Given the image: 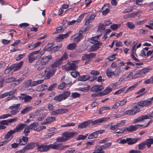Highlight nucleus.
Segmentation results:
<instances>
[{
  "instance_id": "1",
  "label": "nucleus",
  "mask_w": 153,
  "mask_h": 153,
  "mask_svg": "<svg viewBox=\"0 0 153 153\" xmlns=\"http://www.w3.org/2000/svg\"><path fill=\"white\" fill-rule=\"evenodd\" d=\"M149 68H144L137 71L132 70L128 75V78H131L132 79H134L144 76L146 73L149 71Z\"/></svg>"
},
{
  "instance_id": "2",
  "label": "nucleus",
  "mask_w": 153,
  "mask_h": 153,
  "mask_svg": "<svg viewBox=\"0 0 153 153\" xmlns=\"http://www.w3.org/2000/svg\"><path fill=\"white\" fill-rule=\"evenodd\" d=\"M79 60H76L74 61H71L68 62L65 67V70L66 71L75 70L78 67L77 64L79 63Z\"/></svg>"
},
{
  "instance_id": "3",
  "label": "nucleus",
  "mask_w": 153,
  "mask_h": 153,
  "mask_svg": "<svg viewBox=\"0 0 153 153\" xmlns=\"http://www.w3.org/2000/svg\"><path fill=\"white\" fill-rule=\"evenodd\" d=\"M71 94V92L69 91H65L62 94L54 97V100L58 102H61L68 98Z\"/></svg>"
},
{
  "instance_id": "4",
  "label": "nucleus",
  "mask_w": 153,
  "mask_h": 153,
  "mask_svg": "<svg viewBox=\"0 0 153 153\" xmlns=\"http://www.w3.org/2000/svg\"><path fill=\"white\" fill-rule=\"evenodd\" d=\"M56 71V68H53L51 66L47 67L44 71L45 73L43 76L45 75L47 79H49L55 74Z\"/></svg>"
},
{
  "instance_id": "5",
  "label": "nucleus",
  "mask_w": 153,
  "mask_h": 153,
  "mask_svg": "<svg viewBox=\"0 0 153 153\" xmlns=\"http://www.w3.org/2000/svg\"><path fill=\"white\" fill-rule=\"evenodd\" d=\"M151 104V101L149 99L146 100L144 101H141L138 102L137 104H135L134 107L137 110L138 108L139 112L140 108L144 106H146L150 105Z\"/></svg>"
},
{
  "instance_id": "6",
  "label": "nucleus",
  "mask_w": 153,
  "mask_h": 153,
  "mask_svg": "<svg viewBox=\"0 0 153 153\" xmlns=\"http://www.w3.org/2000/svg\"><path fill=\"white\" fill-rule=\"evenodd\" d=\"M152 117H153V111L149 115L144 114L140 116L134 120L133 123H140L144 121L145 120L150 119Z\"/></svg>"
},
{
  "instance_id": "7",
  "label": "nucleus",
  "mask_w": 153,
  "mask_h": 153,
  "mask_svg": "<svg viewBox=\"0 0 153 153\" xmlns=\"http://www.w3.org/2000/svg\"><path fill=\"white\" fill-rule=\"evenodd\" d=\"M109 117H103L96 119L94 121L90 120L91 122V126H93L96 124H98L99 123H102L104 122L108 121L110 119Z\"/></svg>"
},
{
  "instance_id": "8",
  "label": "nucleus",
  "mask_w": 153,
  "mask_h": 153,
  "mask_svg": "<svg viewBox=\"0 0 153 153\" xmlns=\"http://www.w3.org/2000/svg\"><path fill=\"white\" fill-rule=\"evenodd\" d=\"M37 149L38 151L40 152H45L48 151L50 148V144L47 145L44 144L39 145L37 143Z\"/></svg>"
},
{
  "instance_id": "9",
  "label": "nucleus",
  "mask_w": 153,
  "mask_h": 153,
  "mask_svg": "<svg viewBox=\"0 0 153 153\" xmlns=\"http://www.w3.org/2000/svg\"><path fill=\"white\" fill-rule=\"evenodd\" d=\"M137 109H138V108H137ZM138 112V109L137 110V108L134 107V105L132 108L125 111L123 112V114L129 115H133Z\"/></svg>"
},
{
  "instance_id": "10",
  "label": "nucleus",
  "mask_w": 153,
  "mask_h": 153,
  "mask_svg": "<svg viewBox=\"0 0 153 153\" xmlns=\"http://www.w3.org/2000/svg\"><path fill=\"white\" fill-rule=\"evenodd\" d=\"M52 59V56L51 55H49L47 56H43L40 60L41 61L42 64L45 66V65H47L50 60Z\"/></svg>"
},
{
  "instance_id": "11",
  "label": "nucleus",
  "mask_w": 153,
  "mask_h": 153,
  "mask_svg": "<svg viewBox=\"0 0 153 153\" xmlns=\"http://www.w3.org/2000/svg\"><path fill=\"white\" fill-rule=\"evenodd\" d=\"M19 99L21 100H24L25 102H28L31 100L32 97L29 95H25L24 94H22L19 97Z\"/></svg>"
},
{
  "instance_id": "12",
  "label": "nucleus",
  "mask_w": 153,
  "mask_h": 153,
  "mask_svg": "<svg viewBox=\"0 0 153 153\" xmlns=\"http://www.w3.org/2000/svg\"><path fill=\"white\" fill-rule=\"evenodd\" d=\"M68 110L66 108H61L58 110L53 111H52L51 113L53 115H56L60 114L66 113L68 112Z\"/></svg>"
},
{
  "instance_id": "13",
  "label": "nucleus",
  "mask_w": 153,
  "mask_h": 153,
  "mask_svg": "<svg viewBox=\"0 0 153 153\" xmlns=\"http://www.w3.org/2000/svg\"><path fill=\"white\" fill-rule=\"evenodd\" d=\"M91 122L90 120L84 121L79 125L78 128L79 129L85 128L87 126H91Z\"/></svg>"
},
{
  "instance_id": "14",
  "label": "nucleus",
  "mask_w": 153,
  "mask_h": 153,
  "mask_svg": "<svg viewBox=\"0 0 153 153\" xmlns=\"http://www.w3.org/2000/svg\"><path fill=\"white\" fill-rule=\"evenodd\" d=\"M76 133L67 131L63 133L62 135L65 137L67 140H68L70 138H71L74 137L76 135Z\"/></svg>"
},
{
  "instance_id": "15",
  "label": "nucleus",
  "mask_w": 153,
  "mask_h": 153,
  "mask_svg": "<svg viewBox=\"0 0 153 153\" xmlns=\"http://www.w3.org/2000/svg\"><path fill=\"white\" fill-rule=\"evenodd\" d=\"M39 52V51H35L29 54L28 56V60L29 62L32 63L33 61L35 60V55H36Z\"/></svg>"
},
{
  "instance_id": "16",
  "label": "nucleus",
  "mask_w": 153,
  "mask_h": 153,
  "mask_svg": "<svg viewBox=\"0 0 153 153\" xmlns=\"http://www.w3.org/2000/svg\"><path fill=\"white\" fill-rule=\"evenodd\" d=\"M34 66L38 71L42 69L45 67L43 64H42V62L40 60H38L36 62L34 65Z\"/></svg>"
},
{
  "instance_id": "17",
  "label": "nucleus",
  "mask_w": 153,
  "mask_h": 153,
  "mask_svg": "<svg viewBox=\"0 0 153 153\" xmlns=\"http://www.w3.org/2000/svg\"><path fill=\"white\" fill-rule=\"evenodd\" d=\"M37 146H38L37 143L31 142L27 144L24 148L25 150H28L34 147H37Z\"/></svg>"
},
{
  "instance_id": "18",
  "label": "nucleus",
  "mask_w": 153,
  "mask_h": 153,
  "mask_svg": "<svg viewBox=\"0 0 153 153\" xmlns=\"http://www.w3.org/2000/svg\"><path fill=\"white\" fill-rule=\"evenodd\" d=\"M50 148L54 149L57 150L59 151L62 150V144L58 143L56 144H50Z\"/></svg>"
},
{
  "instance_id": "19",
  "label": "nucleus",
  "mask_w": 153,
  "mask_h": 153,
  "mask_svg": "<svg viewBox=\"0 0 153 153\" xmlns=\"http://www.w3.org/2000/svg\"><path fill=\"white\" fill-rule=\"evenodd\" d=\"M39 126L38 123L36 122L33 123L29 126L30 129L33 130L37 131H39V130L40 129L39 128Z\"/></svg>"
},
{
  "instance_id": "20",
  "label": "nucleus",
  "mask_w": 153,
  "mask_h": 153,
  "mask_svg": "<svg viewBox=\"0 0 153 153\" xmlns=\"http://www.w3.org/2000/svg\"><path fill=\"white\" fill-rule=\"evenodd\" d=\"M101 35V34L100 35H98L96 36L92 37L89 39V42L94 45L98 44L100 42L98 40L99 37Z\"/></svg>"
},
{
  "instance_id": "21",
  "label": "nucleus",
  "mask_w": 153,
  "mask_h": 153,
  "mask_svg": "<svg viewBox=\"0 0 153 153\" xmlns=\"http://www.w3.org/2000/svg\"><path fill=\"white\" fill-rule=\"evenodd\" d=\"M14 133V131L13 130H10L5 135L4 138L9 141L13 137V135H12Z\"/></svg>"
},
{
  "instance_id": "22",
  "label": "nucleus",
  "mask_w": 153,
  "mask_h": 153,
  "mask_svg": "<svg viewBox=\"0 0 153 153\" xmlns=\"http://www.w3.org/2000/svg\"><path fill=\"white\" fill-rule=\"evenodd\" d=\"M23 62L22 61L20 62L17 64H13L11 65V67L13 68V71H18L19 70L23 65Z\"/></svg>"
},
{
  "instance_id": "23",
  "label": "nucleus",
  "mask_w": 153,
  "mask_h": 153,
  "mask_svg": "<svg viewBox=\"0 0 153 153\" xmlns=\"http://www.w3.org/2000/svg\"><path fill=\"white\" fill-rule=\"evenodd\" d=\"M103 89V87L102 85H96L92 87L91 90L92 91L97 92L100 91Z\"/></svg>"
},
{
  "instance_id": "24",
  "label": "nucleus",
  "mask_w": 153,
  "mask_h": 153,
  "mask_svg": "<svg viewBox=\"0 0 153 153\" xmlns=\"http://www.w3.org/2000/svg\"><path fill=\"white\" fill-rule=\"evenodd\" d=\"M102 14L103 15H105L109 11V7L108 6V4H106L104 5L102 8Z\"/></svg>"
},
{
  "instance_id": "25",
  "label": "nucleus",
  "mask_w": 153,
  "mask_h": 153,
  "mask_svg": "<svg viewBox=\"0 0 153 153\" xmlns=\"http://www.w3.org/2000/svg\"><path fill=\"white\" fill-rule=\"evenodd\" d=\"M95 16L96 15L94 14L90 15L89 17L86 19L85 25H88L94 19Z\"/></svg>"
},
{
  "instance_id": "26",
  "label": "nucleus",
  "mask_w": 153,
  "mask_h": 153,
  "mask_svg": "<svg viewBox=\"0 0 153 153\" xmlns=\"http://www.w3.org/2000/svg\"><path fill=\"white\" fill-rule=\"evenodd\" d=\"M83 32L82 31H79L78 33V35L74 38L73 41L75 42H79L82 38V33Z\"/></svg>"
},
{
  "instance_id": "27",
  "label": "nucleus",
  "mask_w": 153,
  "mask_h": 153,
  "mask_svg": "<svg viewBox=\"0 0 153 153\" xmlns=\"http://www.w3.org/2000/svg\"><path fill=\"white\" fill-rule=\"evenodd\" d=\"M26 126V124H19L16 127V128L13 130L14 131L15 133L16 132H19L21 131L24 129V128Z\"/></svg>"
},
{
  "instance_id": "28",
  "label": "nucleus",
  "mask_w": 153,
  "mask_h": 153,
  "mask_svg": "<svg viewBox=\"0 0 153 153\" xmlns=\"http://www.w3.org/2000/svg\"><path fill=\"white\" fill-rule=\"evenodd\" d=\"M140 140L139 138H128V145H132L136 143L138 140Z\"/></svg>"
},
{
  "instance_id": "29",
  "label": "nucleus",
  "mask_w": 153,
  "mask_h": 153,
  "mask_svg": "<svg viewBox=\"0 0 153 153\" xmlns=\"http://www.w3.org/2000/svg\"><path fill=\"white\" fill-rule=\"evenodd\" d=\"M69 33H67L65 34H61L57 37V40L59 41H61L63 39L67 38L68 36Z\"/></svg>"
},
{
  "instance_id": "30",
  "label": "nucleus",
  "mask_w": 153,
  "mask_h": 153,
  "mask_svg": "<svg viewBox=\"0 0 153 153\" xmlns=\"http://www.w3.org/2000/svg\"><path fill=\"white\" fill-rule=\"evenodd\" d=\"M137 129L136 125L135 126L130 125L126 127V130L128 132H131L135 131Z\"/></svg>"
},
{
  "instance_id": "31",
  "label": "nucleus",
  "mask_w": 153,
  "mask_h": 153,
  "mask_svg": "<svg viewBox=\"0 0 153 153\" xmlns=\"http://www.w3.org/2000/svg\"><path fill=\"white\" fill-rule=\"evenodd\" d=\"M104 152L101 146L98 145L96 147L95 150L93 153H104Z\"/></svg>"
},
{
  "instance_id": "32",
  "label": "nucleus",
  "mask_w": 153,
  "mask_h": 153,
  "mask_svg": "<svg viewBox=\"0 0 153 153\" xmlns=\"http://www.w3.org/2000/svg\"><path fill=\"white\" fill-rule=\"evenodd\" d=\"M62 61L59 58L51 65V66L53 68H55L57 67L59 65L62 63Z\"/></svg>"
},
{
  "instance_id": "33",
  "label": "nucleus",
  "mask_w": 153,
  "mask_h": 153,
  "mask_svg": "<svg viewBox=\"0 0 153 153\" xmlns=\"http://www.w3.org/2000/svg\"><path fill=\"white\" fill-rule=\"evenodd\" d=\"M112 91V88L107 87L100 93V95L102 96L106 95Z\"/></svg>"
},
{
  "instance_id": "34",
  "label": "nucleus",
  "mask_w": 153,
  "mask_h": 153,
  "mask_svg": "<svg viewBox=\"0 0 153 153\" xmlns=\"http://www.w3.org/2000/svg\"><path fill=\"white\" fill-rule=\"evenodd\" d=\"M33 108L32 106H29L26 107L23 110L21 111V113L22 114H25L28 112L32 110Z\"/></svg>"
},
{
  "instance_id": "35",
  "label": "nucleus",
  "mask_w": 153,
  "mask_h": 153,
  "mask_svg": "<svg viewBox=\"0 0 153 153\" xmlns=\"http://www.w3.org/2000/svg\"><path fill=\"white\" fill-rule=\"evenodd\" d=\"M144 142L148 148H149L151 147V144H153V138L147 139Z\"/></svg>"
},
{
  "instance_id": "36",
  "label": "nucleus",
  "mask_w": 153,
  "mask_h": 153,
  "mask_svg": "<svg viewBox=\"0 0 153 153\" xmlns=\"http://www.w3.org/2000/svg\"><path fill=\"white\" fill-rule=\"evenodd\" d=\"M89 78L90 76L88 75H82L79 76L78 80L80 81H85Z\"/></svg>"
},
{
  "instance_id": "37",
  "label": "nucleus",
  "mask_w": 153,
  "mask_h": 153,
  "mask_svg": "<svg viewBox=\"0 0 153 153\" xmlns=\"http://www.w3.org/2000/svg\"><path fill=\"white\" fill-rule=\"evenodd\" d=\"M122 72L121 68L119 67H117L115 68L114 71V77H117Z\"/></svg>"
},
{
  "instance_id": "38",
  "label": "nucleus",
  "mask_w": 153,
  "mask_h": 153,
  "mask_svg": "<svg viewBox=\"0 0 153 153\" xmlns=\"http://www.w3.org/2000/svg\"><path fill=\"white\" fill-rule=\"evenodd\" d=\"M111 109L110 106H104L101 107L99 110V114H102L103 111L105 110H108Z\"/></svg>"
},
{
  "instance_id": "39",
  "label": "nucleus",
  "mask_w": 153,
  "mask_h": 153,
  "mask_svg": "<svg viewBox=\"0 0 153 153\" xmlns=\"http://www.w3.org/2000/svg\"><path fill=\"white\" fill-rule=\"evenodd\" d=\"M56 118L53 117H47L46 119V122L45 123H44L43 124H46L47 123H50L52 121L55 120Z\"/></svg>"
},
{
  "instance_id": "40",
  "label": "nucleus",
  "mask_w": 153,
  "mask_h": 153,
  "mask_svg": "<svg viewBox=\"0 0 153 153\" xmlns=\"http://www.w3.org/2000/svg\"><path fill=\"white\" fill-rule=\"evenodd\" d=\"M76 46V44L75 43H71L68 45L67 48L69 50H74Z\"/></svg>"
},
{
  "instance_id": "41",
  "label": "nucleus",
  "mask_w": 153,
  "mask_h": 153,
  "mask_svg": "<svg viewBox=\"0 0 153 153\" xmlns=\"http://www.w3.org/2000/svg\"><path fill=\"white\" fill-rule=\"evenodd\" d=\"M128 78V75L125 74L123 75L122 76L119 78L118 81L120 82H121L123 81H125L126 79Z\"/></svg>"
},
{
  "instance_id": "42",
  "label": "nucleus",
  "mask_w": 153,
  "mask_h": 153,
  "mask_svg": "<svg viewBox=\"0 0 153 153\" xmlns=\"http://www.w3.org/2000/svg\"><path fill=\"white\" fill-rule=\"evenodd\" d=\"M98 136L96 131L92 133L88 136V139H93L94 138H97Z\"/></svg>"
},
{
  "instance_id": "43",
  "label": "nucleus",
  "mask_w": 153,
  "mask_h": 153,
  "mask_svg": "<svg viewBox=\"0 0 153 153\" xmlns=\"http://www.w3.org/2000/svg\"><path fill=\"white\" fill-rule=\"evenodd\" d=\"M127 87V86H125L120 89L117 90L116 91H115L114 93V94H121L125 90L126 88Z\"/></svg>"
},
{
  "instance_id": "44",
  "label": "nucleus",
  "mask_w": 153,
  "mask_h": 153,
  "mask_svg": "<svg viewBox=\"0 0 153 153\" xmlns=\"http://www.w3.org/2000/svg\"><path fill=\"white\" fill-rule=\"evenodd\" d=\"M137 85H138V84H137L128 87L126 90L125 93L126 94L129 91H131L133 90L136 87Z\"/></svg>"
},
{
  "instance_id": "45",
  "label": "nucleus",
  "mask_w": 153,
  "mask_h": 153,
  "mask_svg": "<svg viewBox=\"0 0 153 153\" xmlns=\"http://www.w3.org/2000/svg\"><path fill=\"white\" fill-rule=\"evenodd\" d=\"M120 26L121 24H113L110 26V28L113 30H115Z\"/></svg>"
},
{
  "instance_id": "46",
  "label": "nucleus",
  "mask_w": 153,
  "mask_h": 153,
  "mask_svg": "<svg viewBox=\"0 0 153 153\" xmlns=\"http://www.w3.org/2000/svg\"><path fill=\"white\" fill-rule=\"evenodd\" d=\"M126 130V127H123L121 128H117L116 130L115 133L117 134L123 133Z\"/></svg>"
},
{
  "instance_id": "47",
  "label": "nucleus",
  "mask_w": 153,
  "mask_h": 153,
  "mask_svg": "<svg viewBox=\"0 0 153 153\" xmlns=\"http://www.w3.org/2000/svg\"><path fill=\"white\" fill-rule=\"evenodd\" d=\"M62 44H59L58 45L52 48V51H54V52L57 51L62 47Z\"/></svg>"
},
{
  "instance_id": "48",
  "label": "nucleus",
  "mask_w": 153,
  "mask_h": 153,
  "mask_svg": "<svg viewBox=\"0 0 153 153\" xmlns=\"http://www.w3.org/2000/svg\"><path fill=\"white\" fill-rule=\"evenodd\" d=\"M106 74L107 76L108 77H111L112 75L114 76V71L109 69H107L106 71Z\"/></svg>"
},
{
  "instance_id": "49",
  "label": "nucleus",
  "mask_w": 153,
  "mask_h": 153,
  "mask_svg": "<svg viewBox=\"0 0 153 153\" xmlns=\"http://www.w3.org/2000/svg\"><path fill=\"white\" fill-rule=\"evenodd\" d=\"M126 25L130 29H133L135 27V26L134 24L131 22H128L126 24Z\"/></svg>"
},
{
  "instance_id": "50",
  "label": "nucleus",
  "mask_w": 153,
  "mask_h": 153,
  "mask_svg": "<svg viewBox=\"0 0 153 153\" xmlns=\"http://www.w3.org/2000/svg\"><path fill=\"white\" fill-rule=\"evenodd\" d=\"M30 127L29 126H27L25 127L24 133L26 136H27L30 132Z\"/></svg>"
},
{
  "instance_id": "51",
  "label": "nucleus",
  "mask_w": 153,
  "mask_h": 153,
  "mask_svg": "<svg viewBox=\"0 0 153 153\" xmlns=\"http://www.w3.org/2000/svg\"><path fill=\"white\" fill-rule=\"evenodd\" d=\"M56 140L58 143H61L65 142L66 140L65 137L63 136H62V137L57 138Z\"/></svg>"
},
{
  "instance_id": "52",
  "label": "nucleus",
  "mask_w": 153,
  "mask_h": 153,
  "mask_svg": "<svg viewBox=\"0 0 153 153\" xmlns=\"http://www.w3.org/2000/svg\"><path fill=\"white\" fill-rule=\"evenodd\" d=\"M68 53L66 51H65L61 57L60 59L62 61V60H66L68 58Z\"/></svg>"
},
{
  "instance_id": "53",
  "label": "nucleus",
  "mask_w": 153,
  "mask_h": 153,
  "mask_svg": "<svg viewBox=\"0 0 153 153\" xmlns=\"http://www.w3.org/2000/svg\"><path fill=\"white\" fill-rule=\"evenodd\" d=\"M20 104L18 103L17 104H14L13 105L10 106L9 107V109L13 110V109H18V108L20 107Z\"/></svg>"
},
{
  "instance_id": "54",
  "label": "nucleus",
  "mask_w": 153,
  "mask_h": 153,
  "mask_svg": "<svg viewBox=\"0 0 153 153\" xmlns=\"http://www.w3.org/2000/svg\"><path fill=\"white\" fill-rule=\"evenodd\" d=\"M76 123H74L71 122V123H68L67 124L61 126L62 127H66L70 126H75Z\"/></svg>"
},
{
  "instance_id": "55",
  "label": "nucleus",
  "mask_w": 153,
  "mask_h": 153,
  "mask_svg": "<svg viewBox=\"0 0 153 153\" xmlns=\"http://www.w3.org/2000/svg\"><path fill=\"white\" fill-rule=\"evenodd\" d=\"M57 84L56 83L51 85L48 88L47 90L49 91H52L57 85Z\"/></svg>"
},
{
  "instance_id": "56",
  "label": "nucleus",
  "mask_w": 153,
  "mask_h": 153,
  "mask_svg": "<svg viewBox=\"0 0 153 153\" xmlns=\"http://www.w3.org/2000/svg\"><path fill=\"white\" fill-rule=\"evenodd\" d=\"M99 48L98 44H95L92 46L91 48V51H94L98 49Z\"/></svg>"
},
{
  "instance_id": "57",
  "label": "nucleus",
  "mask_w": 153,
  "mask_h": 153,
  "mask_svg": "<svg viewBox=\"0 0 153 153\" xmlns=\"http://www.w3.org/2000/svg\"><path fill=\"white\" fill-rule=\"evenodd\" d=\"M127 100L126 98L124 99L121 101H119L118 102L119 103L120 106H123L127 102Z\"/></svg>"
},
{
  "instance_id": "58",
  "label": "nucleus",
  "mask_w": 153,
  "mask_h": 153,
  "mask_svg": "<svg viewBox=\"0 0 153 153\" xmlns=\"http://www.w3.org/2000/svg\"><path fill=\"white\" fill-rule=\"evenodd\" d=\"M145 143L144 142L141 143L139 144L138 149L140 150H143L145 148Z\"/></svg>"
},
{
  "instance_id": "59",
  "label": "nucleus",
  "mask_w": 153,
  "mask_h": 153,
  "mask_svg": "<svg viewBox=\"0 0 153 153\" xmlns=\"http://www.w3.org/2000/svg\"><path fill=\"white\" fill-rule=\"evenodd\" d=\"M144 83L146 84H149L153 83V76H152L150 78L146 80Z\"/></svg>"
},
{
  "instance_id": "60",
  "label": "nucleus",
  "mask_w": 153,
  "mask_h": 153,
  "mask_svg": "<svg viewBox=\"0 0 153 153\" xmlns=\"http://www.w3.org/2000/svg\"><path fill=\"white\" fill-rule=\"evenodd\" d=\"M6 82L8 83H10L14 81H16V79L13 77L7 79L6 80Z\"/></svg>"
},
{
  "instance_id": "61",
  "label": "nucleus",
  "mask_w": 153,
  "mask_h": 153,
  "mask_svg": "<svg viewBox=\"0 0 153 153\" xmlns=\"http://www.w3.org/2000/svg\"><path fill=\"white\" fill-rule=\"evenodd\" d=\"M80 94H79L77 92H74L72 93L71 96L73 98H76L79 97H80Z\"/></svg>"
},
{
  "instance_id": "62",
  "label": "nucleus",
  "mask_w": 153,
  "mask_h": 153,
  "mask_svg": "<svg viewBox=\"0 0 153 153\" xmlns=\"http://www.w3.org/2000/svg\"><path fill=\"white\" fill-rule=\"evenodd\" d=\"M16 89H13L8 92H6L7 96L12 95L16 92Z\"/></svg>"
},
{
  "instance_id": "63",
  "label": "nucleus",
  "mask_w": 153,
  "mask_h": 153,
  "mask_svg": "<svg viewBox=\"0 0 153 153\" xmlns=\"http://www.w3.org/2000/svg\"><path fill=\"white\" fill-rule=\"evenodd\" d=\"M25 53L23 54H20L18 56L16 57V60L17 61L23 58L25 56Z\"/></svg>"
},
{
  "instance_id": "64",
  "label": "nucleus",
  "mask_w": 153,
  "mask_h": 153,
  "mask_svg": "<svg viewBox=\"0 0 153 153\" xmlns=\"http://www.w3.org/2000/svg\"><path fill=\"white\" fill-rule=\"evenodd\" d=\"M64 31V29L62 27H60L57 28L56 33H59L62 32Z\"/></svg>"
}]
</instances>
